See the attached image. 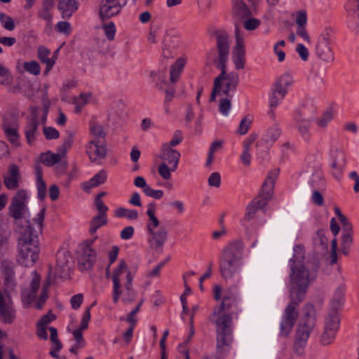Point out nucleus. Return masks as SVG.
<instances>
[{
	"mask_svg": "<svg viewBox=\"0 0 359 359\" xmlns=\"http://www.w3.org/2000/svg\"><path fill=\"white\" fill-rule=\"evenodd\" d=\"M231 104L230 99H229L228 97L223 98L220 101L219 105V110L221 114H222L224 116H227L231 109Z\"/></svg>",
	"mask_w": 359,
	"mask_h": 359,
	"instance_id": "obj_55",
	"label": "nucleus"
},
{
	"mask_svg": "<svg viewBox=\"0 0 359 359\" xmlns=\"http://www.w3.org/2000/svg\"><path fill=\"white\" fill-rule=\"evenodd\" d=\"M243 22V27L246 30L252 31L259 27L261 22L259 20L254 18H247Z\"/></svg>",
	"mask_w": 359,
	"mask_h": 359,
	"instance_id": "obj_52",
	"label": "nucleus"
},
{
	"mask_svg": "<svg viewBox=\"0 0 359 359\" xmlns=\"http://www.w3.org/2000/svg\"><path fill=\"white\" fill-rule=\"evenodd\" d=\"M24 69L29 73L34 75L40 74L41 68L39 63L36 61L26 62L23 65Z\"/></svg>",
	"mask_w": 359,
	"mask_h": 359,
	"instance_id": "obj_49",
	"label": "nucleus"
},
{
	"mask_svg": "<svg viewBox=\"0 0 359 359\" xmlns=\"http://www.w3.org/2000/svg\"><path fill=\"white\" fill-rule=\"evenodd\" d=\"M217 68L221 70V73L214 80V86L210 97V102L215 101L216 96L221 92L228 97L231 90L236 89L239 82L238 74L236 72L226 74V65H224V69Z\"/></svg>",
	"mask_w": 359,
	"mask_h": 359,
	"instance_id": "obj_8",
	"label": "nucleus"
},
{
	"mask_svg": "<svg viewBox=\"0 0 359 359\" xmlns=\"http://www.w3.org/2000/svg\"><path fill=\"white\" fill-rule=\"evenodd\" d=\"M76 132L74 130H68L65 133V136L63 140L62 144L58 148V151L62 153V155L66 154L67 151L72 147Z\"/></svg>",
	"mask_w": 359,
	"mask_h": 359,
	"instance_id": "obj_32",
	"label": "nucleus"
},
{
	"mask_svg": "<svg viewBox=\"0 0 359 359\" xmlns=\"http://www.w3.org/2000/svg\"><path fill=\"white\" fill-rule=\"evenodd\" d=\"M49 282H47L46 283L43 285L40 296L35 302V307L38 310H41L43 308L44 304L46 303L48 299V290L49 288Z\"/></svg>",
	"mask_w": 359,
	"mask_h": 359,
	"instance_id": "obj_42",
	"label": "nucleus"
},
{
	"mask_svg": "<svg viewBox=\"0 0 359 359\" xmlns=\"http://www.w3.org/2000/svg\"><path fill=\"white\" fill-rule=\"evenodd\" d=\"M155 212V204L149 203L147 211L149 217L147 222V229L149 233L148 243L151 249L161 254L167 241L168 231L165 226L160 224V221L156 217Z\"/></svg>",
	"mask_w": 359,
	"mask_h": 359,
	"instance_id": "obj_5",
	"label": "nucleus"
},
{
	"mask_svg": "<svg viewBox=\"0 0 359 359\" xmlns=\"http://www.w3.org/2000/svg\"><path fill=\"white\" fill-rule=\"evenodd\" d=\"M257 135H250L244 142V149L241 156V160L244 165L249 166L251 161V155L250 154V147L257 139Z\"/></svg>",
	"mask_w": 359,
	"mask_h": 359,
	"instance_id": "obj_27",
	"label": "nucleus"
},
{
	"mask_svg": "<svg viewBox=\"0 0 359 359\" xmlns=\"http://www.w3.org/2000/svg\"><path fill=\"white\" fill-rule=\"evenodd\" d=\"M180 158V153L178 151L169 146L163 145L161 154L162 163L170 165L172 172L175 171L177 168Z\"/></svg>",
	"mask_w": 359,
	"mask_h": 359,
	"instance_id": "obj_20",
	"label": "nucleus"
},
{
	"mask_svg": "<svg viewBox=\"0 0 359 359\" xmlns=\"http://www.w3.org/2000/svg\"><path fill=\"white\" fill-rule=\"evenodd\" d=\"M43 133L47 140L57 139L60 137L58 130L53 127L44 126Z\"/></svg>",
	"mask_w": 359,
	"mask_h": 359,
	"instance_id": "obj_54",
	"label": "nucleus"
},
{
	"mask_svg": "<svg viewBox=\"0 0 359 359\" xmlns=\"http://www.w3.org/2000/svg\"><path fill=\"white\" fill-rule=\"evenodd\" d=\"M183 140V134L181 130H176L172 136V140L168 143L164 144L166 146H169L170 147H175L179 144Z\"/></svg>",
	"mask_w": 359,
	"mask_h": 359,
	"instance_id": "obj_60",
	"label": "nucleus"
},
{
	"mask_svg": "<svg viewBox=\"0 0 359 359\" xmlns=\"http://www.w3.org/2000/svg\"><path fill=\"white\" fill-rule=\"evenodd\" d=\"M299 304L300 302L290 300L285 307L279 324L278 334L280 337H287L290 334L299 316L297 307Z\"/></svg>",
	"mask_w": 359,
	"mask_h": 359,
	"instance_id": "obj_10",
	"label": "nucleus"
},
{
	"mask_svg": "<svg viewBox=\"0 0 359 359\" xmlns=\"http://www.w3.org/2000/svg\"><path fill=\"white\" fill-rule=\"evenodd\" d=\"M232 60L236 69L240 70L245 68L246 62L245 54L233 53Z\"/></svg>",
	"mask_w": 359,
	"mask_h": 359,
	"instance_id": "obj_45",
	"label": "nucleus"
},
{
	"mask_svg": "<svg viewBox=\"0 0 359 359\" xmlns=\"http://www.w3.org/2000/svg\"><path fill=\"white\" fill-rule=\"evenodd\" d=\"M69 256H67L65 252H58L57 255V266L62 268L64 271H68Z\"/></svg>",
	"mask_w": 359,
	"mask_h": 359,
	"instance_id": "obj_47",
	"label": "nucleus"
},
{
	"mask_svg": "<svg viewBox=\"0 0 359 359\" xmlns=\"http://www.w3.org/2000/svg\"><path fill=\"white\" fill-rule=\"evenodd\" d=\"M2 128L8 140L14 145H18L19 133L17 128H11L8 123H3Z\"/></svg>",
	"mask_w": 359,
	"mask_h": 359,
	"instance_id": "obj_34",
	"label": "nucleus"
},
{
	"mask_svg": "<svg viewBox=\"0 0 359 359\" xmlns=\"http://www.w3.org/2000/svg\"><path fill=\"white\" fill-rule=\"evenodd\" d=\"M55 29L58 32L63 33L67 35H69L72 31L70 23L66 21H60L57 22L55 26Z\"/></svg>",
	"mask_w": 359,
	"mask_h": 359,
	"instance_id": "obj_56",
	"label": "nucleus"
},
{
	"mask_svg": "<svg viewBox=\"0 0 359 359\" xmlns=\"http://www.w3.org/2000/svg\"><path fill=\"white\" fill-rule=\"evenodd\" d=\"M290 299L302 302L312 280V275L304 264H291Z\"/></svg>",
	"mask_w": 359,
	"mask_h": 359,
	"instance_id": "obj_4",
	"label": "nucleus"
},
{
	"mask_svg": "<svg viewBox=\"0 0 359 359\" xmlns=\"http://www.w3.org/2000/svg\"><path fill=\"white\" fill-rule=\"evenodd\" d=\"M330 43V35L328 34H323L319 36L316 46L317 57L327 63L332 62L334 59Z\"/></svg>",
	"mask_w": 359,
	"mask_h": 359,
	"instance_id": "obj_17",
	"label": "nucleus"
},
{
	"mask_svg": "<svg viewBox=\"0 0 359 359\" xmlns=\"http://www.w3.org/2000/svg\"><path fill=\"white\" fill-rule=\"evenodd\" d=\"M126 273V282L125 283L126 292L123 294V301L125 302H131L135 299L137 293L132 288L133 276L130 271L127 270V264L124 260L119 262L118 266L114 271L112 276L113 286V301L116 303L122 294L121 280L123 275Z\"/></svg>",
	"mask_w": 359,
	"mask_h": 359,
	"instance_id": "obj_7",
	"label": "nucleus"
},
{
	"mask_svg": "<svg viewBox=\"0 0 359 359\" xmlns=\"http://www.w3.org/2000/svg\"><path fill=\"white\" fill-rule=\"evenodd\" d=\"M39 107H32L30 108V116L27 118L26 126L24 128V133L27 141V143L31 145L36 139L39 134L38 127L39 125Z\"/></svg>",
	"mask_w": 359,
	"mask_h": 359,
	"instance_id": "obj_14",
	"label": "nucleus"
},
{
	"mask_svg": "<svg viewBox=\"0 0 359 359\" xmlns=\"http://www.w3.org/2000/svg\"><path fill=\"white\" fill-rule=\"evenodd\" d=\"M214 36L216 39L217 49L218 52V58L217 62H216V67L224 69L229 55V36L228 33L223 29L215 30Z\"/></svg>",
	"mask_w": 359,
	"mask_h": 359,
	"instance_id": "obj_12",
	"label": "nucleus"
},
{
	"mask_svg": "<svg viewBox=\"0 0 359 359\" xmlns=\"http://www.w3.org/2000/svg\"><path fill=\"white\" fill-rule=\"evenodd\" d=\"M1 270L4 277L15 273L13 262L12 261L4 259L1 263Z\"/></svg>",
	"mask_w": 359,
	"mask_h": 359,
	"instance_id": "obj_51",
	"label": "nucleus"
},
{
	"mask_svg": "<svg viewBox=\"0 0 359 359\" xmlns=\"http://www.w3.org/2000/svg\"><path fill=\"white\" fill-rule=\"evenodd\" d=\"M25 227L18 226V256L17 262L25 267L34 265L39 258V248L36 236L34 235L29 220Z\"/></svg>",
	"mask_w": 359,
	"mask_h": 359,
	"instance_id": "obj_2",
	"label": "nucleus"
},
{
	"mask_svg": "<svg viewBox=\"0 0 359 359\" xmlns=\"http://www.w3.org/2000/svg\"><path fill=\"white\" fill-rule=\"evenodd\" d=\"M144 194L155 199H161L164 193L162 190H154L149 186L147 190H144Z\"/></svg>",
	"mask_w": 359,
	"mask_h": 359,
	"instance_id": "obj_63",
	"label": "nucleus"
},
{
	"mask_svg": "<svg viewBox=\"0 0 359 359\" xmlns=\"http://www.w3.org/2000/svg\"><path fill=\"white\" fill-rule=\"evenodd\" d=\"M236 302V296L231 292H225L220 305L215 307L210 315L208 320L215 325L217 351L222 355L232 340V318L226 313Z\"/></svg>",
	"mask_w": 359,
	"mask_h": 359,
	"instance_id": "obj_1",
	"label": "nucleus"
},
{
	"mask_svg": "<svg viewBox=\"0 0 359 359\" xmlns=\"http://www.w3.org/2000/svg\"><path fill=\"white\" fill-rule=\"evenodd\" d=\"M116 217H126L130 220H136L138 218V212L135 210H129L123 207L118 208L114 211Z\"/></svg>",
	"mask_w": 359,
	"mask_h": 359,
	"instance_id": "obj_36",
	"label": "nucleus"
},
{
	"mask_svg": "<svg viewBox=\"0 0 359 359\" xmlns=\"http://www.w3.org/2000/svg\"><path fill=\"white\" fill-rule=\"evenodd\" d=\"M243 248L242 241H235L223 249L219 260V271L224 278H231L240 271L243 263Z\"/></svg>",
	"mask_w": 359,
	"mask_h": 359,
	"instance_id": "obj_3",
	"label": "nucleus"
},
{
	"mask_svg": "<svg viewBox=\"0 0 359 359\" xmlns=\"http://www.w3.org/2000/svg\"><path fill=\"white\" fill-rule=\"evenodd\" d=\"M38 198L40 200H43L46 197V185L43 179L36 180Z\"/></svg>",
	"mask_w": 359,
	"mask_h": 359,
	"instance_id": "obj_62",
	"label": "nucleus"
},
{
	"mask_svg": "<svg viewBox=\"0 0 359 359\" xmlns=\"http://www.w3.org/2000/svg\"><path fill=\"white\" fill-rule=\"evenodd\" d=\"M107 223V215H100L95 216L90 222V232L91 234L95 233L97 230Z\"/></svg>",
	"mask_w": 359,
	"mask_h": 359,
	"instance_id": "obj_37",
	"label": "nucleus"
},
{
	"mask_svg": "<svg viewBox=\"0 0 359 359\" xmlns=\"http://www.w3.org/2000/svg\"><path fill=\"white\" fill-rule=\"evenodd\" d=\"M252 123V118L249 116H245L239 124L237 133L239 135H243L246 134L249 130V128Z\"/></svg>",
	"mask_w": 359,
	"mask_h": 359,
	"instance_id": "obj_50",
	"label": "nucleus"
},
{
	"mask_svg": "<svg viewBox=\"0 0 359 359\" xmlns=\"http://www.w3.org/2000/svg\"><path fill=\"white\" fill-rule=\"evenodd\" d=\"M170 168L168 167V165L165 163H161L158 168V172L160 176L167 180L171 177V172Z\"/></svg>",
	"mask_w": 359,
	"mask_h": 359,
	"instance_id": "obj_53",
	"label": "nucleus"
},
{
	"mask_svg": "<svg viewBox=\"0 0 359 359\" xmlns=\"http://www.w3.org/2000/svg\"><path fill=\"white\" fill-rule=\"evenodd\" d=\"M235 36L236 43L233 48V53L245 54L244 39L241 34L238 26L236 27Z\"/></svg>",
	"mask_w": 359,
	"mask_h": 359,
	"instance_id": "obj_40",
	"label": "nucleus"
},
{
	"mask_svg": "<svg viewBox=\"0 0 359 359\" xmlns=\"http://www.w3.org/2000/svg\"><path fill=\"white\" fill-rule=\"evenodd\" d=\"M185 59L182 57L178 58L175 62L171 66L170 71V81L172 85L175 83L180 79L181 73L185 65ZM165 104H167L172 101L175 95V88L170 86L165 89Z\"/></svg>",
	"mask_w": 359,
	"mask_h": 359,
	"instance_id": "obj_15",
	"label": "nucleus"
},
{
	"mask_svg": "<svg viewBox=\"0 0 359 359\" xmlns=\"http://www.w3.org/2000/svg\"><path fill=\"white\" fill-rule=\"evenodd\" d=\"M280 128L278 127V125H274L273 126L269 128L266 132V141L274 142L280 137Z\"/></svg>",
	"mask_w": 359,
	"mask_h": 359,
	"instance_id": "obj_43",
	"label": "nucleus"
},
{
	"mask_svg": "<svg viewBox=\"0 0 359 359\" xmlns=\"http://www.w3.org/2000/svg\"><path fill=\"white\" fill-rule=\"evenodd\" d=\"M309 122L307 121H303L298 126V130L301 133L302 137L305 140L309 137Z\"/></svg>",
	"mask_w": 359,
	"mask_h": 359,
	"instance_id": "obj_59",
	"label": "nucleus"
},
{
	"mask_svg": "<svg viewBox=\"0 0 359 359\" xmlns=\"http://www.w3.org/2000/svg\"><path fill=\"white\" fill-rule=\"evenodd\" d=\"M345 285L341 284L334 291L329 309L339 311L344 301Z\"/></svg>",
	"mask_w": 359,
	"mask_h": 359,
	"instance_id": "obj_25",
	"label": "nucleus"
},
{
	"mask_svg": "<svg viewBox=\"0 0 359 359\" xmlns=\"http://www.w3.org/2000/svg\"><path fill=\"white\" fill-rule=\"evenodd\" d=\"M49 331L50 332V339L51 341L56 346V351H60L62 348V344L57 338V329L53 327H49Z\"/></svg>",
	"mask_w": 359,
	"mask_h": 359,
	"instance_id": "obj_58",
	"label": "nucleus"
},
{
	"mask_svg": "<svg viewBox=\"0 0 359 359\" xmlns=\"http://www.w3.org/2000/svg\"><path fill=\"white\" fill-rule=\"evenodd\" d=\"M28 196L24 189H19L12 198L8 207V215L13 219L14 223L18 225V222L27 219L29 215L27 207Z\"/></svg>",
	"mask_w": 359,
	"mask_h": 359,
	"instance_id": "obj_9",
	"label": "nucleus"
},
{
	"mask_svg": "<svg viewBox=\"0 0 359 359\" xmlns=\"http://www.w3.org/2000/svg\"><path fill=\"white\" fill-rule=\"evenodd\" d=\"M41 282V276L36 272L32 273V280L29 284V287L24 289L21 293V299L24 307L27 308L35 300L36 294L37 293Z\"/></svg>",
	"mask_w": 359,
	"mask_h": 359,
	"instance_id": "obj_18",
	"label": "nucleus"
},
{
	"mask_svg": "<svg viewBox=\"0 0 359 359\" xmlns=\"http://www.w3.org/2000/svg\"><path fill=\"white\" fill-rule=\"evenodd\" d=\"M12 82L13 76L10 71L0 63V83L4 86H8Z\"/></svg>",
	"mask_w": 359,
	"mask_h": 359,
	"instance_id": "obj_41",
	"label": "nucleus"
},
{
	"mask_svg": "<svg viewBox=\"0 0 359 359\" xmlns=\"http://www.w3.org/2000/svg\"><path fill=\"white\" fill-rule=\"evenodd\" d=\"M346 163V159L344 152L336 148L333 151L332 163L331 165L332 168L336 170V173H334L336 177H339L341 175Z\"/></svg>",
	"mask_w": 359,
	"mask_h": 359,
	"instance_id": "obj_21",
	"label": "nucleus"
},
{
	"mask_svg": "<svg viewBox=\"0 0 359 359\" xmlns=\"http://www.w3.org/2000/svg\"><path fill=\"white\" fill-rule=\"evenodd\" d=\"M304 318L303 321H308L309 319L313 318L314 322L316 323L315 318V309L314 306L312 304H306L304 308Z\"/></svg>",
	"mask_w": 359,
	"mask_h": 359,
	"instance_id": "obj_57",
	"label": "nucleus"
},
{
	"mask_svg": "<svg viewBox=\"0 0 359 359\" xmlns=\"http://www.w3.org/2000/svg\"><path fill=\"white\" fill-rule=\"evenodd\" d=\"M50 54V51L46 47L43 46H39L37 49V57L41 62L46 65L44 70L45 74H48L55 63V59L53 57L52 58L49 57Z\"/></svg>",
	"mask_w": 359,
	"mask_h": 359,
	"instance_id": "obj_23",
	"label": "nucleus"
},
{
	"mask_svg": "<svg viewBox=\"0 0 359 359\" xmlns=\"http://www.w3.org/2000/svg\"><path fill=\"white\" fill-rule=\"evenodd\" d=\"M287 93V90H282L274 85L272 95L269 97L270 108L276 107L283 100Z\"/></svg>",
	"mask_w": 359,
	"mask_h": 359,
	"instance_id": "obj_31",
	"label": "nucleus"
},
{
	"mask_svg": "<svg viewBox=\"0 0 359 359\" xmlns=\"http://www.w3.org/2000/svg\"><path fill=\"white\" fill-rule=\"evenodd\" d=\"M304 247L301 245H297L294 247V255L291 259V264H304L303 262L304 259Z\"/></svg>",
	"mask_w": 359,
	"mask_h": 359,
	"instance_id": "obj_39",
	"label": "nucleus"
},
{
	"mask_svg": "<svg viewBox=\"0 0 359 359\" xmlns=\"http://www.w3.org/2000/svg\"><path fill=\"white\" fill-rule=\"evenodd\" d=\"M57 7L63 18H69L78 10L79 3L76 0H59Z\"/></svg>",
	"mask_w": 359,
	"mask_h": 359,
	"instance_id": "obj_22",
	"label": "nucleus"
},
{
	"mask_svg": "<svg viewBox=\"0 0 359 359\" xmlns=\"http://www.w3.org/2000/svg\"><path fill=\"white\" fill-rule=\"evenodd\" d=\"M89 128L90 134L93 137V140H106V133L104 131L102 125L99 124L97 122L93 121L90 122Z\"/></svg>",
	"mask_w": 359,
	"mask_h": 359,
	"instance_id": "obj_35",
	"label": "nucleus"
},
{
	"mask_svg": "<svg viewBox=\"0 0 359 359\" xmlns=\"http://www.w3.org/2000/svg\"><path fill=\"white\" fill-rule=\"evenodd\" d=\"M338 330L333 328H328L323 327V330L320 337V342L323 346H327L332 344L336 337Z\"/></svg>",
	"mask_w": 359,
	"mask_h": 359,
	"instance_id": "obj_33",
	"label": "nucleus"
},
{
	"mask_svg": "<svg viewBox=\"0 0 359 359\" xmlns=\"http://www.w3.org/2000/svg\"><path fill=\"white\" fill-rule=\"evenodd\" d=\"M208 184L211 187H219L221 184L220 175L217 172H212L208 178Z\"/></svg>",
	"mask_w": 359,
	"mask_h": 359,
	"instance_id": "obj_64",
	"label": "nucleus"
},
{
	"mask_svg": "<svg viewBox=\"0 0 359 359\" xmlns=\"http://www.w3.org/2000/svg\"><path fill=\"white\" fill-rule=\"evenodd\" d=\"M293 82L292 78L289 74L281 76L275 83V86L282 90H286Z\"/></svg>",
	"mask_w": 359,
	"mask_h": 359,
	"instance_id": "obj_46",
	"label": "nucleus"
},
{
	"mask_svg": "<svg viewBox=\"0 0 359 359\" xmlns=\"http://www.w3.org/2000/svg\"><path fill=\"white\" fill-rule=\"evenodd\" d=\"M233 13L241 20L251 16L252 13L243 0H233Z\"/></svg>",
	"mask_w": 359,
	"mask_h": 359,
	"instance_id": "obj_26",
	"label": "nucleus"
},
{
	"mask_svg": "<svg viewBox=\"0 0 359 359\" xmlns=\"http://www.w3.org/2000/svg\"><path fill=\"white\" fill-rule=\"evenodd\" d=\"M279 170H271L267 175L262 184V191L258 196L255 198L252 202L247 206L245 214V219L250 221L252 219L256 212L259 209L265 207L268 202L271 199L273 191L275 185V181L278 175Z\"/></svg>",
	"mask_w": 359,
	"mask_h": 359,
	"instance_id": "obj_6",
	"label": "nucleus"
},
{
	"mask_svg": "<svg viewBox=\"0 0 359 359\" xmlns=\"http://www.w3.org/2000/svg\"><path fill=\"white\" fill-rule=\"evenodd\" d=\"M313 244L315 248L321 252H326L328 248V241L325 235L323 230H318L313 237Z\"/></svg>",
	"mask_w": 359,
	"mask_h": 359,
	"instance_id": "obj_29",
	"label": "nucleus"
},
{
	"mask_svg": "<svg viewBox=\"0 0 359 359\" xmlns=\"http://www.w3.org/2000/svg\"><path fill=\"white\" fill-rule=\"evenodd\" d=\"M128 0H102L100 4L99 17L104 21L120 13Z\"/></svg>",
	"mask_w": 359,
	"mask_h": 359,
	"instance_id": "obj_13",
	"label": "nucleus"
},
{
	"mask_svg": "<svg viewBox=\"0 0 359 359\" xmlns=\"http://www.w3.org/2000/svg\"><path fill=\"white\" fill-rule=\"evenodd\" d=\"M9 172L10 175L4 177V184L8 189H15L19 186L20 171L18 167L15 164L11 165Z\"/></svg>",
	"mask_w": 359,
	"mask_h": 359,
	"instance_id": "obj_24",
	"label": "nucleus"
},
{
	"mask_svg": "<svg viewBox=\"0 0 359 359\" xmlns=\"http://www.w3.org/2000/svg\"><path fill=\"white\" fill-rule=\"evenodd\" d=\"M107 177V172L104 170H100L88 182V188L96 187L104 184Z\"/></svg>",
	"mask_w": 359,
	"mask_h": 359,
	"instance_id": "obj_38",
	"label": "nucleus"
},
{
	"mask_svg": "<svg viewBox=\"0 0 359 359\" xmlns=\"http://www.w3.org/2000/svg\"><path fill=\"white\" fill-rule=\"evenodd\" d=\"M106 140H92L86 145V154L93 163L100 164L107 156Z\"/></svg>",
	"mask_w": 359,
	"mask_h": 359,
	"instance_id": "obj_16",
	"label": "nucleus"
},
{
	"mask_svg": "<svg viewBox=\"0 0 359 359\" xmlns=\"http://www.w3.org/2000/svg\"><path fill=\"white\" fill-rule=\"evenodd\" d=\"M315 325V322L313 318L309 319L308 321L300 322L297 325L293 345V350L297 354L301 355L303 353L311 332Z\"/></svg>",
	"mask_w": 359,
	"mask_h": 359,
	"instance_id": "obj_11",
	"label": "nucleus"
},
{
	"mask_svg": "<svg viewBox=\"0 0 359 359\" xmlns=\"http://www.w3.org/2000/svg\"><path fill=\"white\" fill-rule=\"evenodd\" d=\"M102 29L104 30L105 36L108 40L113 41L114 39L116 29L115 24L113 22L103 24Z\"/></svg>",
	"mask_w": 359,
	"mask_h": 359,
	"instance_id": "obj_44",
	"label": "nucleus"
},
{
	"mask_svg": "<svg viewBox=\"0 0 359 359\" xmlns=\"http://www.w3.org/2000/svg\"><path fill=\"white\" fill-rule=\"evenodd\" d=\"M0 22L5 29L12 31L15 29L13 20L5 13H0Z\"/></svg>",
	"mask_w": 359,
	"mask_h": 359,
	"instance_id": "obj_48",
	"label": "nucleus"
},
{
	"mask_svg": "<svg viewBox=\"0 0 359 359\" xmlns=\"http://www.w3.org/2000/svg\"><path fill=\"white\" fill-rule=\"evenodd\" d=\"M340 318L339 311L329 309L327 313L325 316L323 327H327L328 328H333L334 330H338Z\"/></svg>",
	"mask_w": 359,
	"mask_h": 359,
	"instance_id": "obj_28",
	"label": "nucleus"
},
{
	"mask_svg": "<svg viewBox=\"0 0 359 359\" xmlns=\"http://www.w3.org/2000/svg\"><path fill=\"white\" fill-rule=\"evenodd\" d=\"M64 156L65 155H62V153L60 151L57 154L48 151L41 154L40 162L50 167L59 163Z\"/></svg>",
	"mask_w": 359,
	"mask_h": 359,
	"instance_id": "obj_30",
	"label": "nucleus"
},
{
	"mask_svg": "<svg viewBox=\"0 0 359 359\" xmlns=\"http://www.w3.org/2000/svg\"><path fill=\"white\" fill-rule=\"evenodd\" d=\"M332 113L326 111L320 118L317 120V124L320 128H325L327 123L332 119Z\"/></svg>",
	"mask_w": 359,
	"mask_h": 359,
	"instance_id": "obj_61",
	"label": "nucleus"
},
{
	"mask_svg": "<svg viewBox=\"0 0 359 359\" xmlns=\"http://www.w3.org/2000/svg\"><path fill=\"white\" fill-rule=\"evenodd\" d=\"M96 251L91 248L90 243H86L83 245L82 252L78 258V264L80 269L88 271L92 269L96 261Z\"/></svg>",
	"mask_w": 359,
	"mask_h": 359,
	"instance_id": "obj_19",
	"label": "nucleus"
}]
</instances>
